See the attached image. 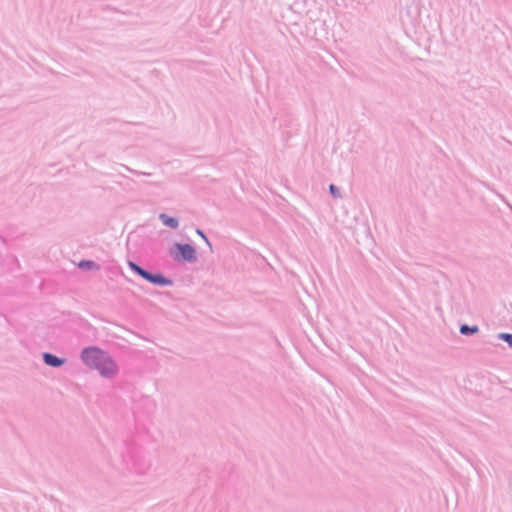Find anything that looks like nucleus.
Returning <instances> with one entry per match:
<instances>
[{
  "label": "nucleus",
  "mask_w": 512,
  "mask_h": 512,
  "mask_svg": "<svg viewBox=\"0 0 512 512\" xmlns=\"http://www.w3.org/2000/svg\"><path fill=\"white\" fill-rule=\"evenodd\" d=\"M106 356V353L94 347L86 348L82 352V360L84 363L89 367L97 370H99V367L103 364L101 362L105 359Z\"/></svg>",
  "instance_id": "f257e3e1"
},
{
  "label": "nucleus",
  "mask_w": 512,
  "mask_h": 512,
  "mask_svg": "<svg viewBox=\"0 0 512 512\" xmlns=\"http://www.w3.org/2000/svg\"><path fill=\"white\" fill-rule=\"evenodd\" d=\"M106 356V353L94 347L86 348L82 352V360L84 363L89 367L97 370H99V367L103 364L101 362L105 359Z\"/></svg>",
  "instance_id": "f03ea898"
},
{
  "label": "nucleus",
  "mask_w": 512,
  "mask_h": 512,
  "mask_svg": "<svg viewBox=\"0 0 512 512\" xmlns=\"http://www.w3.org/2000/svg\"><path fill=\"white\" fill-rule=\"evenodd\" d=\"M106 356V353L94 347L86 348L82 352V360L84 363L89 367L97 370H99V367L103 364L101 362L105 359Z\"/></svg>",
  "instance_id": "7ed1b4c3"
},
{
  "label": "nucleus",
  "mask_w": 512,
  "mask_h": 512,
  "mask_svg": "<svg viewBox=\"0 0 512 512\" xmlns=\"http://www.w3.org/2000/svg\"><path fill=\"white\" fill-rule=\"evenodd\" d=\"M101 363L103 364L99 367L98 371L103 377H111L117 372L116 364L108 355Z\"/></svg>",
  "instance_id": "20e7f679"
},
{
  "label": "nucleus",
  "mask_w": 512,
  "mask_h": 512,
  "mask_svg": "<svg viewBox=\"0 0 512 512\" xmlns=\"http://www.w3.org/2000/svg\"><path fill=\"white\" fill-rule=\"evenodd\" d=\"M179 253L183 257V259L187 261H193L196 259V251L195 249L189 245V244H177L176 245Z\"/></svg>",
  "instance_id": "39448f33"
},
{
  "label": "nucleus",
  "mask_w": 512,
  "mask_h": 512,
  "mask_svg": "<svg viewBox=\"0 0 512 512\" xmlns=\"http://www.w3.org/2000/svg\"><path fill=\"white\" fill-rule=\"evenodd\" d=\"M44 361L47 365L52 367H59L64 363L62 359H59L58 357L49 353L44 354Z\"/></svg>",
  "instance_id": "423d86ee"
},
{
  "label": "nucleus",
  "mask_w": 512,
  "mask_h": 512,
  "mask_svg": "<svg viewBox=\"0 0 512 512\" xmlns=\"http://www.w3.org/2000/svg\"><path fill=\"white\" fill-rule=\"evenodd\" d=\"M160 219L162 220L163 224L170 227V228H177L178 227V220L176 218L169 217L165 214L160 215Z\"/></svg>",
  "instance_id": "0eeeda50"
},
{
  "label": "nucleus",
  "mask_w": 512,
  "mask_h": 512,
  "mask_svg": "<svg viewBox=\"0 0 512 512\" xmlns=\"http://www.w3.org/2000/svg\"><path fill=\"white\" fill-rule=\"evenodd\" d=\"M151 283L159 284V285H166L169 282L162 275L157 274V275H153V277L151 279Z\"/></svg>",
  "instance_id": "6e6552de"
},
{
  "label": "nucleus",
  "mask_w": 512,
  "mask_h": 512,
  "mask_svg": "<svg viewBox=\"0 0 512 512\" xmlns=\"http://www.w3.org/2000/svg\"><path fill=\"white\" fill-rule=\"evenodd\" d=\"M478 331L477 326L469 327L467 325H462L460 328V332L462 334H468V333H476Z\"/></svg>",
  "instance_id": "1a4fd4ad"
},
{
  "label": "nucleus",
  "mask_w": 512,
  "mask_h": 512,
  "mask_svg": "<svg viewBox=\"0 0 512 512\" xmlns=\"http://www.w3.org/2000/svg\"><path fill=\"white\" fill-rule=\"evenodd\" d=\"M129 267L135 271L137 274H139L141 276V273L142 271H144V269H142L141 267H139L138 265H136L135 263L133 262H129Z\"/></svg>",
  "instance_id": "9d476101"
},
{
  "label": "nucleus",
  "mask_w": 512,
  "mask_h": 512,
  "mask_svg": "<svg viewBox=\"0 0 512 512\" xmlns=\"http://www.w3.org/2000/svg\"><path fill=\"white\" fill-rule=\"evenodd\" d=\"M500 338L505 340L512 347V334H500Z\"/></svg>",
  "instance_id": "9b49d317"
},
{
  "label": "nucleus",
  "mask_w": 512,
  "mask_h": 512,
  "mask_svg": "<svg viewBox=\"0 0 512 512\" xmlns=\"http://www.w3.org/2000/svg\"><path fill=\"white\" fill-rule=\"evenodd\" d=\"M141 277H143V278H144V279H146L147 281L151 282V279H152L153 275H152V274H150L149 272H147V271H145V270H144V271H142V273H141Z\"/></svg>",
  "instance_id": "f8f14e48"
},
{
  "label": "nucleus",
  "mask_w": 512,
  "mask_h": 512,
  "mask_svg": "<svg viewBox=\"0 0 512 512\" xmlns=\"http://www.w3.org/2000/svg\"><path fill=\"white\" fill-rule=\"evenodd\" d=\"M92 264H93L92 262H81L80 266L83 267L84 265H86V267H90V266H92Z\"/></svg>",
  "instance_id": "ddd939ff"
},
{
  "label": "nucleus",
  "mask_w": 512,
  "mask_h": 512,
  "mask_svg": "<svg viewBox=\"0 0 512 512\" xmlns=\"http://www.w3.org/2000/svg\"><path fill=\"white\" fill-rule=\"evenodd\" d=\"M197 234H199L206 242L208 241L206 236L203 234L201 230H197Z\"/></svg>",
  "instance_id": "4468645a"
},
{
  "label": "nucleus",
  "mask_w": 512,
  "mask_h": 512,
  "mask_svg": "<svg viewBox=\"0 0 512 512\" xmlns=\"http://www.w3.org/2000/svg\"><path fill=\"white\" fill-rule=\"evenodd\" d=\"M330 191L333 195H336V187L334 185H330Z\"/></svg>",
  "instance_id": "2eb2a0df"
}]
</instances>
